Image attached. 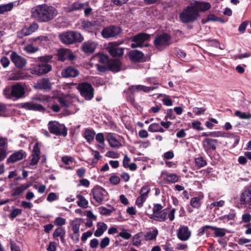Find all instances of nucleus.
Listing matches in <instances>:
<instances>
[{
  "mask_svg": "<svg viewBox=\"0 0 251 251\" xmlns=\"http://www.w3.org/2000/svg\"><path fill=\"white\" fill-rule=\"evenodd\" d=\"M146 200V198L145 197L140 196L137 197L135 203L138 207L141 208L143 206V203Z\"/></svg>",
  "mask_w": 251,
  "mask_h": 251,
  "instance_id": "obj_61",
  "label": "nucleus"
},
{
  "mask_svg": "<svg viewBox=\"0 0 251 251\" xmlns=\"http://www.w3.org/2000/svg\"><path fill=\"white\" fill-rule=\"evenodd\" d=\"M40 148L39 147V144L38 142H36L34 145L32 152L31 154V159L30 162V165L31 166L36 165L40 158Z\"/></svg>",
  "mask_w": 251,
  "mask_h": 251,
  "instance_id": "obj_18",
  "label": "nucleus"
},
{
  "mask_svg": "<svg viewBox=\"0 0 251 251\" xmlns=\"http://www.w3.org/2000/svg\"><path fill=\"white\" fill-rule=\"evenodd\" d=\"M128 0H111L110 5L112 6L114 5L120 6L126 3Z\"/></svg>",
  "mask_w": 251,
  "mask_h": 251,
  "instance_id": "obj_54",
  "label": "nucleus"
},
{
  "mask_svg": "<svg viewBox=\"0 0 251 251\" xmlns=\"http://www.w3.org/2000/svg\"><path fill=\"white\" fill-rule=\"evenodd\" d=\"M29 186L30 185L28 184H24L20 186L16 187L12 190L11 196L12 197H17L20 196Z\"/></svg>",
  "mask_w": 251,
  "mask_h": 251,
  "instance_id": "obj_31",
  "label": "nucleus"
},
{
  "mask_svg": "<svg viewBox=\"0 0 251 251\" xmlns=\"http://www.w3.org/2000/svg\"><path fill=\"white\" fill-rule=\"evenodd\" d=\"M203 196H199L191 198L190 201V205L194 208L199 209L201 206V200L203 199Z\"/></svg>",
  "mask_w": 251,
  "mask_h": 251,
  "instance_id": "obj_32",
  "label": "nucleus"
},
{
  "mask_svg": "<svg viewBox=\"0 0 251 251\" xmlns=\"http://www.w3.org/2000/svg\"><path fill=\"white\" fill-rule=\"evenodd\" d=\"M77 221L76 219L74 221V223L72 225V230L73 233L71 235V239L75 243H77L79 241V227L80 226V223H75Z\"/></svg>",
  "mask_w": 251,
  "mask_h": 251,
  "instance_id": "obj_25",
  "label": "nucleus"
},
{
  "mask_svg": "<svg viewBox=\"0 0 251 251\" xmlns=\"http://www.w3.org/2000/svg\"><path fill=\"white\" fill-rule=\"evenodd\" d=\"M23 0H19L13 2H9L6 4L0 5V7L1 13L3 14L4 12L11 11L14 7L17 6L23 3Z\"/></svg>",
  "mask_w": 251,
  "mask_h": 251,
  "instance_id": "obj_27",
  "label": "nucleus"
},
{
  "mask_svg": "<svg viewBox=\"0 0 251 251\" xmlns=\"http://www.w3.org/2000/svg\"><path fill=\"white\" fill-rule=\"evenodd\" d=\"M107 228V226L104 223H98L97 224V229L94 232V235L96 237H100Z\"/></svg>",
  "mask_w": 251,
  "mask_h": 251,
  "instance_id": "obj_33",
  "label": "nucleus"
},
{
  "mask_svg": "<svg viewBox=\"0 0 251 251\" xmlns=\"http://www.w3.org/2000/svg\"><path fill=\"white\" fill-rule=\"evenodd\" d=\"M22 213V210L21 209L15 208L11 211L9 215V217L11 220H13L17 216L21 215Z\"/></svg>",
  "mask_w": 251,
  "mask_h": 251,
  "instance_id": "obj_47",
  "label": "nucleus"
},
{
  "mask_svg": "<svg viewBox=\"0 0 251 251\" xmlns=\"http://www.w3.org/2000/svg\"><path fill=\"white\" fill-rule=\"evenodd\" d=\"M151 189L149 186L144 185L143 186L140 192V196L145 197L146 199L148 196L149 193L150 192Z\"/></svg>",
  "mask_w": 251,
  "mask_h": 251,
  "instance_id": "obj_46",
  "label": "nucleus"
},
{
  "mask_svg": "<svg viewBox=\"0 0 251 251\" xmlns=\"http://www.w3.org/2000/svg\"><path fill=\"white\" fill-rule=\"evenodd\" d=\"M165 175L166 176L165 180L169 183H174L179 180V177L176 174L166 173Z\"/></svg>",
  "mask_w": 251,
  "mask_h": 251,
  "instance_id": "obj_38",
  "label": "nucleus"
},
{
  "mask_svg": "<svg viewBox=\"0 0 251 251\" xmlns=\"http://www.w3.org/2000/svg\"><path fill=\"white\" fill-rule=\"evenodd\" d=\"M63 234H65V230L62 227H58L55 229L53 234V237L55 238L57 237H59Z\"/></svg>",
  "mask_w": 251,
  "mask_h": 251,
  "instance_id": "obj_53",
  "label": "nucleus"
},
{
  "mask_svg": "<svg viewBox=\"0 0 251 251\" xmlns=\"http://www.w3.org/2000/svg\"><path fill=\"white\" fill-rule=\"evenodd\" d=\"M10 59L11 61L15 64V66L18 68H23L26 63V59L19 55L15 51H12L10 54Z\"/></svg>",
  "mask_w": 251,
  "mask_h": 251,
  "instance_id": "obj_15",
  "label": "nucleus"
},
{
  "mask_svg": "<svg viewBox=\"0 0 251 251\" xmlns=\"http://www.w3.org/2000/svg\"><path fill=\"white\" fill-rule=\"evenodd\" d=\"M37 87L40 90H49L51 88V84L49 79L43 78L38 82Z\"/></svg>",
  "mask_w": 251,
  "mask_h": 251,
  "instance_id": "obj_34",
  "label": "nucleus"
},
{
  "mask_svg": "<svg viewBox=\"0 0 251 251\" xmlns=\"http://www.w3.org/2000/svg\"><path fill=\"white\" fill-rule=\"evenodd\" d=\"M58 60L64 62L66 60L73 61L75 58V56L72 51L69 49H61L58 52Z\"/></svg>",
  "mask_w": 251,
  "mask_h": 251,
  "instance_id": "obj_14",
  "label": "nucleus"
},
{
  "mask_svg": "<svg viewBox=\"0 0 251 251\" xmlns=\"http://www.w3.org/2000/svg\"><path fill=\"white\" fill-rule=\"evenodd\" d=\"M0 63L4 68H7L9 64L10 60L6 56H3L0 60Z\"/></svg>",
  "mask_w": 251,
  "mask_h": 251,
  "instance_id": "obj_63",
  "label": "nucleus"
},
{
  "mask_svg": "<svg viewBox=\"0 0 251 251\" xmlns=\"http://www.w3.org/2000/svg\"><path fill=\"white\" fill-rule=\"evenodd\" d=\"M117 135L115 133H108L106 134V139L110 146L113 148L119 149L122 147V144L117 139Z\"/></svg>",
  "mask_w": 251,
  "mask_h": 251,
  "instance_id": "obj_22",
  "label": "nucleus"
},
{
  "mask_svg": "<svg viewBox=\"0 0 251 251\" xmlns=\"http://www.w3.org/2000/svg\"><path fill=\"white\" fill-rule=\"evenodd\" d=\"M96 140L102 145L104 146V137L102 133H99L96 136Z\"/></svg>",
  "mask_w": 251,
  "mask_h": 251,
  "instance_id": "obj_62",
  "label": "nucleus"
},
{
  "mask_svg": "<svg viewBox=\"0 0 251 251\" xmlns=\"http://www.w3.org/2000/svg\"><path fill=\"white\" fill-rule=\"evenodd\" d=\"M18 105L20 108H24L26 110L44 112L46 110L42 104L34 103L31 101L19 103Z\"/></svg>",
  "mask_w": 251,
  "mask_h": 251,
  "instance_id": "obj_12",
  "label": "nucleus"
},
{
  "mask_svg": "<svg viewBox=\"0 0 251 251\" xmlns=\"http://www.w3.org/2000/svg\"><path fill=\"white\" fill-rule=\"evenodd\" d=\"M211 7L208 2L196 1L183 10L179 15L180 20L184 24L193 23L200 17V12L206 11Z\"/></svg>",
  "mask_w": 251,
  "mask_h": 251,
  "instance_id": "obj_1",
  "label": "nucleus"
},
{
  "mask_svg": "<svg viewBox=\"0 0 251 251\" xmlns=\"http://www.w3.org/2000/svg\"><path fill=\"white\" fill-rule=\"evenodd\" d=\"M25 50L28 53H34L38 50V48L33 47L32 45H28L25 48Z\"/></svg>",
  "mask_w": 251,
  "mask_h": 251,
  "instance_id": "obj_64",
  "label": "nucleus"
},
{
  "mask_svg": "<svg viewBox=\"0 0 251 251\" xmlns=\"http://www.w3.org/2000/svg\"><path fill=\"white\" fill-rule=\"evenodd\" d=\"M77 89L85 100H90L93 98L94 89L90 83L86 82L80 83L78 84Z\"/></svg>",
  "mask_w": 251,
  "mask_h": 251,
  "instance_id": "obj_8",
  "label": "nucleus"
},
{
  "mask_svg": "<svg viewBox=\"0 0 251 251\" xmlns=\"http://www.w3.org/2000/svg\"><path fill=\"white\" fill-rule=\"evenodd\" d=\"M82 29L88 32H92L94 25L90 21H86L82 22Z\"/></svg>",
  "mask_w": 251,
  "mask_h": 251,
  "instance_id": "obj_42",
  "label": "nucleus"
},
{
  "mask_svg": "<svg viewBox=\"0 0 251 251\" xmlns=\"http://www.w3.org/2000/svg\"><path fill=\"white\" fill-rule=\"evenodd\" d=\"M201 125V123L200 121H194L192 123V127L198 131H201L204 129Z\"/></svg>",
  "mask_w": 251,
  "mask_h": 251,
  "instance_id": "obj_52",
  "label": "nucleus"
},
{
  "mask_svg": "<svg viewBox=\"0 0 251 251\" xmlns=\"http://www.w3.org/2000/svg\"><path fill=\"white\" fill-rule=\"evenodd\" d=\"M56 14V10L54 7L44 4L33 7L31 16L37 22L42 23L51 21Z\"/></svg>",
  "mask_w": 251,
  "mask_h": 251,
  "instance_id": "obj_2",
  "label": "nucleus"
},
{
  "mask_svg": "<svg viewBox=\"0 0 251 251\" xmlns=\"http://www.w3.org/2000/svg\"><path fill=\"white\" fill-rule=\"evenodd\" d=\"M240 203L242 205H248L250 208L251 207V185L246 187L244 192L242 193L240 198Z\"/></svg>",
  "mask_w": 251,
  "mask_h": 251,
  "instance_id": "obj_13",
  "label": "nucleus"
},
{
  "mask_svg": "<svg viewBox=\"0 0 251 251\" xmlns=\"http://www.w3.org/2000/svg\"><path fill=\"white\" fill-rule=\"evenodd\" d=\"M109 181L111 184L116 185L120 183V178L118 176L113 175L110 176L109 178Z\"/></svg>",
  "mask_w": 251,
  "mask_h": 251,
  "instance_id": "obj_59",
  "label": "nucleus"
},
{
  "mask_svg": "<svg viewBox=\"0 0 251 251\" xmlns=\"http://www.w3.org/2000/svg\"><path fill=\"white\" fill-rule=\"evenodd\" d=\"M129 58L130 60L134 63H140L144 61V54L138 50H131L129 53Z\"/></svg>",
  "mask_w": 251,
  "mask_h": 251,
  "instance_id": "obj_23",
  "label": "nucleus"
},
{
  "mask_svg": "<svg viewBox=\"0 0 251 251\" xmlns=\"http://www.w3.org/2000/svg\"><path fill=\"white\" fill-rule=\"evenodd\" d=\"M110 244V239L108 237H105L102 239L100 242V247L101 249L105 248Z\"/></svg>",
  "mask_w": 251,
  "mask_h": 251,
  "instance_id": "obj_55",
  "label": "nucleus"
},
{
  "mask_svg": "<svg viewBox=\"0 0 251 251\" xmlns=\"http://www.w3.org/2000/svg\"><path fill=\"white\" fill-rule=\"evenodd\" d=\"M212 230H214V236L216 237H223L226 235V229L212 226Z\"/></svg>",
  "mask_w": 251,
  "mask_h": 251,
  "instance_id": "obj_40",
  "label": "nucleus"
},
{
  "mask_svg": "<svg viewBox=\"0 0 251 251\" xmlns=\"http://www.w3.org/2000/svg\"><path fill=\"white\" fill-rule=\"evenodd\" d=\"M150 39V35L144 32L138 33L133 36L131 41L135 43H138L143 45L144 42L149 40Z\"/></svg>",
  "mask_w": 251,
  "mask_h": 251,
  "instance_id": "obj_26",
  "label": "nucleus"
},
{
  "mask_svg": "<svg viewBox=\"0 0 251 251\" xmlns=\"http://www.w3.org/2000/svg\"><path fill=\"white\" fill-rule=\"evenodd\" d=\"M89 6V1H86L84 3H80L76 1L74 2L70 5V6L68 8V11L69 12H72L75 11L82 9L84 8L85 6Z\"/></svg>",
  "mask_w": 251,
  "mask_h": 251,
  "instance_id": "obj_29",
  "label": "nucleus"
},
{
  "mask_svg": "<svg viewBox=\"0 0 251 251\" xmlns=\"http://www.w3.org/2000/svg\"><path fill=\"white\" fill-rule=\"evenodd\" d=\"M53 56L52 55H45L38 57V61L40 63L50 64L52 62Z\"/></svg>",
  "mask_w": 251,
  "mask_h": 251,
  "instance_id": "obj_41",
  "label": "nucleus"
},
{
  "mask_svg": "<svg viewBox=\"0 0 251 251\" xmlns=\"http://www.w3.org/2000/svg\"><path fill=\"white\" fill-rule=\"evenodd\" d=\"M171 40V35L167 33L164 32L156 36L153 41V44L156 49L162 50L172 44Z\"/></svg>",
  "mask_w": 251,
  "mask_h": 251,
  "instance_id": "obj_6",
  "label": "nucleus"
},
{
  "mask_svg": "<svg viewBox=\"0 0 251 251\" xmlns=\"http://www.w3.org/2000/svg\"><path fill=\"white\" fill-rule=\"evenodd\" d=\"M168 209L165 208L155 215H150L149 217L158 222H164L167 220V215Z\"/></svg>",
  "mask_w": 251,
  "mask_h": 251,
  "instance_id": "obj_28",
  "label": "nucleus"
},
{
  "mask_svg": "<svg viewBox=\"0 0 251 251\" xmlns=\"http://www.w3.org/2000/svg\"><path fill=\"white\" fill-rule=\"evenodd\" d=\"M97 44L92 41L84 42L81 47V50L85 53L89 54L93 53L96 48Z\"/></svg>",
  "mask_w": 251,
  "mask_h": 251,
  "instance_id": "obj_24",
  "label": "nucleus"
},
{
  "mask_svg": "<svg viewBox=\"0 0 251 251\" xmlns=\"http://www.w3.org/2000/svg\"><path fill=\"white\" fill-rule=\"evenodd\" d=\"M191 236V231L186 226L181 225L177 230V236L181 241L187 240Z\"/></svg>",
  "mask_w": 251,
  "mask_h": 251,
  "instance_id": "obj_17",
  "label": "nucleus"
},
{
  "mask_svg": "<svg viewBox=\"0 0 251 251\" xmlns=\"http://www.w3.org/2000/svg\"><path fill=\"white\" fill-rule=\"evenodd\" d=\"M100 214L103 215H106V216H109L111 215V214L115 210V209L114 208H112V209H109L106 208L105 207H100Z\"/></svg>",
  "mask_w": 251,
  "mask_h": 251,
  "instance_id": "obj_51",
  "label": "nucleus"
},
{
  "mask_svg": "<svg viewBox=\"0 0 251 251\" xmlns=\"http://www.w3.org/2000/svg\"><path fill=\"white\" fill-rule=\"evenodd\" d=\"M61 75L63 78L75 77L79 75V72L73 66H68L62 70Z\"/></svg>",
  "mask_w": 251,
  "mask_h": 251,
  "instance_id": "obj_16",
  "label": "nucleus"
},
{
  "mask_svg": "<svg viewBox=\"0 0 251 251\" xmlns=\"http://www.w3.org/2000/svg\"><path fill=\"white\" fill-rule=\"evenodd\" d=\"M108 52L113 57L121 56L124 54V49L119 47H110Z\"/></svg>",
  "mask_w": 251,
  "mask_h": 251,
  "instance_id": "obj_35",
  "label": "nucleus"
},
{
  "mask_svg": "<svg viewBox=\"0 0 251 251\" xmlns=\"http://www.w3.org/2000/svg\"><path fill=\"white\" fill-rule=\"evenodd\" d=\"M163 206L160 203H154L152 208L153 213L151 215L158 214L160 211L163 210Z\"/></svg>",
  "mask_w": 251,
  "mask_h": 251,
  "instance_id": "obj_56",
  "label": "nucleus"
},
{
  "mask_svg": "<svg viewBox=\"0 0 251 251\" xmlns=\"http://www.w3.org/2000/svg\"><path fill=\"white\" fill-rule=\"evenodd\" d=\"M148 130L151 132H164L165 130L158 123H154L151 124Z\"/></svg>",
  "mask_w": 251,
  "mask_h": 251,
  "instance_id": "obj_37",
  "label": "nucleus"
},
{
  "mask_svg": "<svg viewBox=\"0 0 251 251\" xmlns=\"http://www.w3.org/2000/svg\"><path fill=\"white\" fill-rule=\"evenodd\" d=\"M76 198L78 199V201H77L78 206L84 208L88 207V202L83 196L78 194L76 196Z\"/></svg>",
  "mask_w": 251,
  "mask_h": 251,
  "instance_id": "obj_39",
  "label": "nucleus"
},
{
  "mask_svg": "<svg viewBox=\"0 0 251 251\" xmlns=\"http://www.w3.org/2000/svg\"><path fill=\"white\" fill-rule=\"evenodd\" d=\"M38 28V25L36 23L33 22L29 26H25L23 28L21 32L18 33V36L20 38H22L23 36L29 35L37 30Z\"/></svg>",
  "mask_w": 251,
  "mask_h": 251,
  "instance_id": "obj_19",
  "label": "nucleus"
},
{
  "mask_svg": "<svg viewBox=\"0 0 251 251\" xmlns=\"http://www.w3.org/2000/svg\"><path fill=\"white\" fill-rule=\"evenodd\" d=\"M108 70L113 73H117L121 71L122 68V63L119 59H110L108 64Z\"/></svg>",
  "mask_w": 251,
  "mask_h": 251,
  "instance_id": "obj_21",
  "label": "nucleus"
},
{
  "mask_svg": "<svg viewBox=\"0 0 251 251\" xmlns=\"http://www.w3.org/2000/svg\"><path fill=\"white\" fill-rule=\"evenodd\" d=\"M176 118L172 109H168L167 110L166 115L164 117V120L167 121L168 119L174 120Z\"/></svg>",
  "mask_w": 251,
  "mask_h": 251,
  "instance_id": "obj_49",
  "label": "nucleus"
},
{
  "mask_svg": "<svg viewBox=\"0 0 251 251\" xmlns=\"http://www.w3.org/2000/svg\"><path fill=\"white\" fill-rule=\"evenodd\" d=\"M158 234V231L155 228L152 231H148L144 235V238L146 241H151L155 240Z\"/></svg>",
  "mask_w": 251,
  "mask_h": 251,
  "instance_id": "obj_36",
  "label": "nucleus"
},
{
  "mask_svg": "<svg viewBox=\"0 0 251 251\" xmlns=\"http://www.w3.org/2000/svg\"><path fill=\"white\" fill-rule=\"evenodd\" d=\"M121 28L117 25H110L104 27L101 32V34L104 38H110L116 37L121 33Z\"/></svg>",
  "mask_w": 251,
  "mask_h": 251,
  "instance_id": "obj_9",
  "label": "nucleus"
},
{
  "mask_svg": "<svg viewBox=\"0 0 251 251\" xmlns=\"http://www.w3.org/2000/svg\"><path fill=\"white\" fill-rule=\"evenodd\" d=\"M217 143L218 140L217 139L209 138H205L202 142L204 151L211 157H214L216 161L219 160L220 158L219 155L215 153L214 155L213 156L212 152L216 150Z\"/></svg>",
  "mask_w": 251,
  "mask_h": 251,
  "instance_id": "obj_7",
  "label": "nucleus"
},
{
  "mask_svg": "<svg viewBox=\"0 0 251 251\" xmlns=\"http://www.w3.org/2000/svg\"><path fill=\"white\" fill-rule=\"evenodd\" d=\"M3 94L6 99L13 101L23 99L25 97V91L24 85L20 82H17L11 86V87H6Z\"/></svg>",
  "mask_w": 251,
  "mask_h": 251,
  "instance_id": "obj_3",
  "label": "nucleus"
},
{
  "mask_svg": "<svg viewBox=\"0 0 251 251\" xmlns=\"http://www.w3.org/2000/svg\"><path fill=\"white\" fill-rule=\"evenodd\" d=\"M196 166L199 168H202L206 165V161L202 157H199L195 159Z\"/></svg>",
  "mask_w": 251,
  "mask_h": 251,
  "instance_id": "obj_44",
  "label": "nucleus"
},
{
  "mask_svg": "<svg viewBox=\"0 0 251 251\" xmlns=\"http://www.w3.org/2000/svg\"><path fill=\"white\" fill-rule=\"evenodd\" d=\"M51 70L52 66L50 64H43L39 63L31 69V72L32 74L42 75L48 73Z\"/></svg>",
  "mask_w": 251,
  "mask_h": 251,
  "instance_id": "obj_11",
  "label": "nucleus"
},
{
  "mask_svg": "<svg viewBox=\"0 0 251 251\" xmlns=\"http://www.w3.org/2000/svg\"><path fill=\"white\" fill-rule=\"evenodd\" d=\"M96 66L97 67V69L99 72H102V73H105L107 71H109L108 70V65H100L97 64L96 65Z\"/></svg>",
  "mask_w": 251,
  "mask_h": 251,
  "instance_id": "obj_60",
  "label": "nucleus"
},
{
  "mask_svg": "<svg viewBox=\"0 0 251 251\" xmlns=\"http://www.w3.org/2000/svg\"><path fill=\"white\" fill-rule=\"evenodd\" d=\"M59 38L63 43L67 45L77 42L80 43L84 40V38L80 33L74 31L63 32L59 35Z\"/></svg>",
  "mask_w": 251,
  "mask_h": 251,
  "instance_id": "obj_4",
  "label": "nucleus"
},
{
  "mask_svg": "<svg viewBox=\"0 0 251 251\" xmlns=\"http://www.w3.org/2000/svg\"><path fill=\"white\" fill-rule=\"evenodd\" d=\"M54 225L56 226H62L65 225L66 220L62 217H57L54 220Z\"/></svg>",
  "mask_w": 251,
  "mask_h": 251,
  "instance_id": "obj_58",
  "label": "nucleus"
},
{
  "mask_svg": "<svg viewBox=\"0 0 251 251\" xmlns=\"http://www.w3.org/2000/svg\"><path fill=\"white\" fill-rule=\"evenodd\" d=\"M92 193L93 198L99 203H102L107 194L106 190L99 186H95L92 190Z\"/></svg>",
  "mask_w": 251,
  "mask_h": 251,
  "instance_id": "obj_10",
  "label": "nucleus"
},
{
  "mask_svg": "<svg viewBox=\"0 0 251 251\" xmlns=\"http://www.w3.org/2000/svg\"><path fill=\"white\" fill-rule=\"evenodd\" d=\"M110 61V59H109L108 56L107 55L102 54L99 56V62L102 64L108 65Z\"/></svg>",
  "mask_w": 251,
  "mask_h": 251,
  "instance_id": "obj_48",
  "label": "nucleus"
},
{
  "mask_svg": "<svg viewBox=\"0 0 251 251\" xmlns=\"http://www.w3.org/2000/svg\"><path fill=\"white\" fill-rule=\"evenodd\" d=\"M48 127L49 132L51 134L63 137H66L67 135V128L64 124H60L57 121H50L48 124Z\"/></svg>",
  "mask_w": 251,
  "mask_h": 251,
  "instance_id": "obj_5",
  "label": "nucleus"
},
{
  "mask_svg": "<svg viewBox=\"0 0 251 251\" xmlns=\"http://www.w3.org/2000/svg\"><path fill=\"white\" fill-rule=\"evenodd\" d=\"M26 153L23 150H21L13 153L7 159L6 162L7 164L13 163L18 161L22 160L25 157Z\"/></svg>",
  "mask_w": 251,
  "mask_h": 251,
  "instance_id": "obj_20",
  "label": "nucleus"
},
{
  "mask_svg": "<svg viewBox=\"0 0 251 251\" xmlns=\"http://www.w3.org/2000/svg\"><path fill=\"white\" fill-rule=\"evenodd\" d=\"M11 251H21L20 247L11 239L9 241Z\"/></svg>",
  "mask_w": 251,
  "mask_h": 251,
  "instance_id": "obj_57",
  "label": "nucleus"
},
{
  "mask_svg": "<svg viewBox=\"0 0 251 251\" xmlns=\"http://www.w3.org/2000/svg\"><path fill=\"white\" fill-rule=\"evenodd\" d=\"M96 135L95 131L92 129H85L83 137L86 140L87 142L91 144L94 140V137Z\"/></svg>",
  "mask_w": 251,
  "mask_h": 251,
  "instance_id": "obj_30",
  "label": "nucleus"
},
{
  "mask_svg": "<svg viewBox=\"0 0 251 251\" xmlns=\"http://www.w3.org/2000/svg\"><path fill=\"white\" fill-rule=\"evenodd\" d=\"M236 217V214L234 213H229L227 215H225L220 218L221 220H223L224 222H227L230 220H234Z\"/></svg>",
  "mask_w": 251,
  "mask_h": 251,
  "instance_id": "obj_50",
  "label": "nucleus"
},
{
  "mask_svg": "<svg viewBox=\"0 0 251 251\" xmlns=\"http://www.w3.org/2000/svg\"><path fill=\"white\" fill-rule=\"evenodd\" d=\"M142 232H139L134 235L132 238V245L136 247H139L141 245V241L140 238L141 237Z\"/></svg>",
  "mask_w": 251,
  "mask_h": 251,
  "instance_id": "obj_43",
  "label": "nucleus"
},
{
  "mask_svg": "<svg viewBox=\"0 0 251 251\" xmlns=\"http://www.w3.org/2000/svg\"><path fill=\"white\" fill-rule=\"evenodd\" d=\"M234 114L236 116L239 117L241 119H248L251 118V114H247L245 112H242L239 110H236Z\"/></svg>",
  "mask_w": 251,
  "mask_h": 251,
  "instance_id": "obj_45",
  "label": "nucleus"
}]
</instances>
